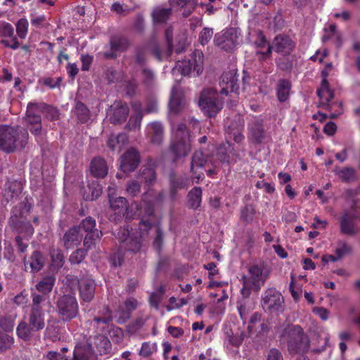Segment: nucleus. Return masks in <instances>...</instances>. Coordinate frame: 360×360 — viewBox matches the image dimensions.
Here are the masks:
<instances>
[{"instance_id":"obj_34","label":"nucleus","mask_w":360,"mask_h":360,"mask_svg":"<svg viewBox=\"0 0 360 360\" xmlns=\"http://www.w3.org/2000/svg\"><path fill=\"white\" fill-rule=\"evenodd\" d=\"M333 172L345 183H351L357 180L356 172L352 167H345L342 169L336 167Z\"/></svg>"},{"instance_id":"obj_36","label":"nucleus","mask_w":360,"mask_h":360,"mask_svg":"<svg viewBox=\"0 0 360 360\" xmlns=\"http://www.w3.org/2000/svg\"><path fill=\"white\" fill-rule=\"evenodd\" d=\"M171 8L155 7L151 13L153 20L155 23H165L172 15Z\"/></svg>"},{"instance_id":"obj_6","label":"nucleus","mask_w":360,"mask_h":360,"mask_svg":"<svg viewBox=\"0 0 360 360\" xmlns=\"http://www.w3.org/2000/svg\"><path fill=\"white\" fill-rule=\"evenodd\" d=\"M148 192H145L141 196V203L139 204L138 202H133L131 204V209L133 210V212L136 213L135 217H141V219L139 222V230L141 233H147L149 232V229L152 228V224H153L150 219L154 216L155 205L153 200H147Z\"/></svg>"},{"instance_id":"obj_23","label":"nucleus","mask_w":360,"mask_h":360,"mask_svg":"<svg viewBox=\"0 0 360 360\" xmlns=\"http://www.w3.org/2000/svg\"><path fill=\"white\" fill-rule=\"evenodd\" d=\"M147 132L153 144L159 146L162 143L165 130L160 122L156 121L149 124L147 127Z\"/></svg>"},{"instance_id":"obj_12","label":"nucleus","mask_w":360,"mask_h":360,"mask_svg":"<svg viewBox=\"0 0 360 360\" xmlns=\"http://www.w3.org/2000/svg\"><path fill=\"white\" fill-rule=\"evenodd\" d=\"M239 35L237 28L229 27L214 35V44L221 50L231 52L239 44Z\"/></svg>"},{"instance_id":"obj_2","label":"nucleus","mask_w":360,"mask_h":360,"mask_svg":"<svg viewBox=\"0 0 360 360\" xmlns=\"http://www.w3.org/2000/svg\"><path fill=\"white\" fill-rule=\"evenodd\" d=\"M149 233H141L139 230V233H130L129 226L120 227L115 233L116 238L120 242L119 252H118V264L121 265L123 260L121 257L122 252H129L132 253H137L144 250L145 245L143 243L142 238Z\"/></svg>"},{"instance_id":"obj_56","label":"nucleus","mask_w":360,"mask_h":360,"mask_svg":"<svg viewBox=\"0 0 360 360\" xmlns=\"http://www.w3.org/2000/svg\"><path fill=\"white\" fill-rule=\"evenodd\" d=\"M14 35V28L11 24L5 21L0 22V37L12 38Z\"/></svg>"},{"instance_id":"obj_7","label":"nucleus","mask_w":360,"mask_h":360,"mask_svg":"<svg viewBox=\"0 0 360 360\" xmlns=\"http://www.w3.org/2000/svg\"><path fill=\"white\" fill-rule=\"evenodd\" d=\"M295 45V41L290 36L280 34L274 37L271 46H268L267 49L264 51H257L256 55L259 60H264L271 57L272 50H274L276 53L286 56H289L294 51Z\"/></svg>"},{"instance_id":"obj_9","label":"nucleus","mask_w":360,"mask_h":360,"mask_svg":"<svg viewBox=\"0 0 360 360\" xmlns=\"http://www.w3.org/2000/svg\"><path fill=\"white\" fill-rule=\"evenodd\" d=\"M56 309L59 319L69 322L79 315V305L75 297L71 295L59 296L56 302Z\"/></svg>"},{"instance_id":"obj_33","label":"nucleus","mask_w":360,"mask_h":360,"mask_svg":"<svg viewBox=\"0 0 360 360\" xmlns=\"http://www.w3.org/2000/svg\"><path fill=\"white\" fill-rule=\"evenodd\" d=\"M109 44L110 48L117 52H124L130 46L129 39L126 37L121 35L112 36L110 39Z\"/></svg>"},{"instance_id":"obj_41","label":"nucleus","mask_w":360,"mask_h":360,"mask_svg":"<svg viewBox=\"0 0 360 360\" xmlns=\"http://www.w3.org/2000/svg\"><path fill=\"white\" fill-rule=\"evenodd\" d=\"M124 307L126 311L119 317V323H124L130 318L131 311H134L138 307V301L134 297L128 298L124 302Z\"/></svg>"},{"instance_id":"obj_57","label":"nucleus","mask_w":360,"mask_h":360,"mask_svg":"<svg viewBox=\"0 0 360 360\" xmlns=\"http://www.w3.org/2000/svg\"><path fill=\"white\" fill-rule=\"evenodd\" d=\"M31 134L35 136L37 141L41 139L46 134V130L42 127V122L27 126Z\"/></svg>"},{"instance_id":"obj_64","label":"nucleus","mask_w":360,"mask_h":360,"mask_svg":"<svg viewBox=\"0 0 360 360\" xmlns=\"http://www.w3.org/2000/svg\"><path fill=\"white\" fill-rule=\"evenodd\" d=\"M52 262L58 267H61L64 263V256L62 252L58 249H53L51 251Z\"/></svg>"},{"instance_id":"obj_13","label":"nucleus","mask_w":360,"mask_h":360,"mask_svg":"<svg viewBox=\"0 0 360 360\" xmlns=\"http://www.w3.org/2000/svg\"><path fill=\"white\" fill-rule=\"evenodd\" d=\"M248 139L254 145H261L266 142L268 136L264 129L263 119L251 117L248 124Z\"/></svg>"},{"instance_id":"obj_25","label":"nucleus","mask_w":360,"mask_h":360,"mask_svg":"<svg viewBox=\"0 0 360 360\" xmlns=\"http://www.w3.org/2000/svg\"><path fill=\"white\" fill-rule=\"evenodd\" d=\"M207 160L204 154L201 151H196L192 157L191 169L194 175V178L199 180H202L204 178L202 173H198V169H202L206 164Z\"/></svg>"},{"instance_id":"obj_54","label":"nucleus","mask_w":360,"mask_h":360,"mask_svg":"<svg viewBox=\"0 0 360 360\" xmlns=\"http://www.w3.org/2000/svg\"><path fill=\"white\" fill-rule=\"evenodd\" d=\"M32 305L31 311L42 312V304L46 300L44 295L32 294Z\"/></svg>"},{"instance_id":"obj_21","label":"nucleus","mask_w":360,"mask_h":360,"mask_svg":"<svg viewBox=\"0 0 360 360\" xmlns=\"http://www.w3.org/2000/svg\"><path fill=\"white\" fill-rule=\"evenodd\" d=\"M46 259L43 254L39 250H34L28 259H24L25 267L26 269H30V272L37 273L44 266Z\"/></svg>"},{"instance_id":"obj_58","label":"nucleus","mask_w":360,"mask_h":360,"mask_svg":"<svg viewBox=\"0 0 360 360\" xmlns=\"http://www.w3.org/2000/svg\"><path fill=\"white\" fill-rule=\"evenodd\" d=\"M154 231V245L158 248L160 249L162 241H163V233L161 230L160 226L155 225L154 224H152V228L149 229V231Z\"/></svg>"},{"instance_id":"obj_53","label":"nucleus","mask_w":360,"mask_h":360,"mask_svg":"<svg viewBox=\"0 0 360 360\" xmlns=\"http://www.w3.org/2000/svg\"><path fill=\"white\" fill-rule=\"evenodd\" d=\"M96 347L101 355L108 354L111 349V343L110 340L104 337H100L97 339Z\"/></svg>"},{"instance_id":"obj_30","label":"nucleus","mask_w":360,"mask_h":360,"mask_svg":"<svg viewBox=\"0 0 360 360\" xmlns=\"http://www.w3.org/2000/svg\"><path fill=\"white\" fill-rule=\"evenodd\" d=\"M140 78L141 84L148 89H153L156 84L155 72L147 66L141 68Z\"/></svg>"},{"instance_id":"obj_27","label":"nucleus","mask_w":360,"mask_h":360,"mask_svg":"<svg viewBox=\"0 0 360 360\" xmlns=\"http://www.w3.org/2000/svg\"><path fill=\"white\" fill-rule=\"evenodd\" d=\"M137 179L147 186H152L156 181V172L151 165L143 166L139 170Z\"/></svg>"},{"instance_id":"obj_43","label":"nucleus","mask_w":360,"mask_h":360,"mask_svg":"<svg viewBox=\"0 0 360 360\" xmlns=\"http://www.w3.org/2000/svg\"><path fill=\"white\" fill-rule=\"evenodd\" d=\"M28 323L32 326V328L37 332L42 330L45 326L42 312L30 311Z\"/></svg>"},{"instance_id":"obj_19","label":"nucleus","mask_w":360,"mask_h":360,"mask_svg":"<svg viewBox=\"0 0 360 360\" xmlns=\"http://www.w3.org/2000/svg\"><path fill=\"white\" fill-rule=\"evenodd\" d=\"M79 291L81 299L86 302H90L95 295L96 284L93 279L82 278L78 281Z\"/></svg>"},{"instance_id":"obj_63","label":"nucleus","mask_w":360,"mask_h":360,"mask_svg":"<svg viewBox=\"0 0 360 360\" xmlns=\"http://www.w3.org/2000/svg\"><path fill=\"white\" fill-rule=\"evenodd\" d=\"M255 212V209L252 205H247L241 210V218L245 222L250 223L253 219Z\"/></svg>"},{"instance_id":"obj_1","label":"nucleus","mask_w":360,"mask_h":360,"mask_svg":"<svg viewBox=\"0 0 360 360\" xmlns=\"http://www.w3.org/2000/svg\"><path fill=\"white\" fill-rule=\"evenodd\" d=\"M27 129L20 126L0 125V150L10 154L22 150L28 143Z\"/></svg>"},{"instance_id":"obj_48","label":"nucleus","mask_w":360,"mask_h":360,"mask_svg":"<svg viewBox=\"0 0 360 360\" xmlns=\"http://www.w3.org/2000/svg\"><path fill=\"white\" fill-rule=\"evenodd\" d=\"M148 47L146 45L139 46L135 49L136 63L140 67H146Z\"/></svg>"},{"instance_id":"obj_14","label":"nucleus","mask_w":360,"mask_h":360,"mask_svg":"<svg viewBox=\"0 0 360 360\" xmlns=\"http://www.w3.org/2000/svg\"><path fill=\"white\" fill-rule=\"evenodd\" d=\"M203 54L199 51H195L191 55V59L188 60H184L181 62L179 61L176 67L178 70L181 71L183 75H190L195 73V75L198 76L202 73L203 70Z\"/></svg>"},{"instance_id":"obj_3","label":"nucleus","mask_w":360,"mask_h":360,"mask_svg":"<svg viewBox=\"0 0 360 360\" xmlns=\"http://www.w3.org/2000/svg\"><path fill=\"white\" fill-rule=\"evenodd\" d=\"M281 338L287 343L290 354H304L310 347L309 337L298 325H289L283 331Z\"/></svg>"},{"instance_id":"obj_59","label":"nucleus","mask_w":360,"mask_h":360,"mask_svg":"<svg viewBox=\"0 0 360 360\" xmlns=\"http://www.w3.org/2000/svg\"><path fill=\"white\" fill-rule=\"evenodd\" d=\"M28 30V21L26 18H20L16 23V32L20 39H25Z\"/></svg>"},{"instance_id":"obj_49","label":"nucleus","mask_w":360,"mask_h":360,"mask_svg":"<svg viewBox=\"0 0 360 360\" xmlns=\"http://www.w3.org/2000/svg\"><path fill=\"white\" fill-rule=\"evenodd\" d=\"M96 220L91 217H88L84 219L79 225L77 226L79 227L80 232L81 230H83L86 234L88 233L94 232V231H99L98 229H96Z\"/></svg>"},{"instance_id":"obj_8","label":"nucleus","mask_w":360,"mask_h":360,"mask_svg":"<svg viewBox=\"0 0 360 360\" xmlns=\"http://www.w3.org/2000/svg\"><path fill=\"white\" fill-rule=\"evenodd\" d=\"M170 150L174 155V161L181 157H186L191 151L190 134L186 126L179 124L175 132V138L170 146Z\"/></svg>"},{"instance_id":"obj_50","label":"nucleus","mask_w":360,"mask_h":360,"mask_svg":"<svg viewBox=\"0 0 360 360\" xmlns=\"http://www.w3.org/2000/svg\"><path fill=\"white\" fill-rule=\"evenodd\" d=\"M353 251L352 247L348 245L346 242L339 240L337 243V247L335 252L339 259H341L345 255H350Z\"/></svg>"},{"instance_id":"obj_55","label":"nucleus","mask_w":360,"mask_h":360,"mask_svg":"<svg viewBox=\"0 0 360 360\" xmlns=\"http://www.w3.org/2000/svg\"><path fill=\"white\" fill-rule=\"evenodd\" d=\"M87 251L88 250L86 248H79L74 251L69 258L70 263L73 264H78L81 263L86 257Z\"/></svg>"},{"instance_id":"obj_28","label":"nucleus","mask_w":360,"mask_h":360,"mask_svg":"<svg viewBox=\"0 0 360 360\" xmlns=\"http://www.w3.org/2000/svg\"><path fill=\"white\" fill-rule=\"evenodd\" d=\"M91 174L97 178H104L108 172V167L105 160L102 158H96L91 162L90 166Z\"/></svg>"},{"instance_id":"obj_60","label":"nucleus","mask_w":360,"mask_h":360,"mask_svg":"<svg viewBox=\"0 0 360 360\" xmlns=\"http://www.w3.org/2000/svg\"><path fill=\"white\" fill-rule=\"evenodd\" d=\"M126 191L131 197L136 196L141 191V185L138 180H131L127 183Z\"/></svg>"},{"instance_id":"obj_10","label":"nucleus","mask_w":360,"mask_h":360,"mask_svg":"<svg viewBox=\"0 0 360 360\" xmlns=\"http://www.w3.org/2000/svg\"><path fill=\"white\" fill-rule=\"evenodd\" d=\"M261 305L265 312L277 315L284 310V297L276 288H269L262 295Z\"/></svg>"},{"instance_id":"obj_37","label":"nucleus","mask_w":360,"mask_h":360,"mask_svg":"<svg viewBox=\"0 0 360 360\" xmlns=\"http://www.w3.org/2000/svg\"><path fill=\"white\" fill-rule=\"evenodd\" d=\"M37 103L40 112H41L46 119L51 121H55L59 119L60 113L57 108L43 102Z\"/></svg>"},{"instance_id":"obj_18","label":"nucleus","mask_w":360,"mask_h":360,"mask_svg":"<svg viewBox=\"0 0 360 360\" xmlns=\"http://www.w3.org/2000/svg\"><path fill=\"white\" fill-rule=\"evenodd\" d=\"M110 111V122L114 124H117L124 122L127 120L129 110L126 103L116 101L111 106Z\"/></svg>"},{"instance_id":"obj_44","label":"nucleus","mask_w":360,"mask_h":360,"mask_svg":"<svg viewBox=\"0 0 360 360\" xmlns=\"http://www.w3.org/2000/svg\"><path fill=\"white\" fill-rule=\"evenodd\" d=\"M102 236L103 233L101 231H94V232L86 233L83 243L84 248L89 250L94 248L96 244L99 242Z\"/></svg>"},{"instance_id":"obj_5","label":"nucleus","mask_w":360,"mask_h":360,"mask_svg":"<svg viewBox=\"0 0 360 360\" xmlns=\"http://www.w3.org/2000/svg\"><path fill=\"white\" fill-rule=\"evenodd\" d=\"M198 105L207 117H214L223 108L224 101L219 97L217 90L208 88L200 92Z\"/></svg>"},{"instance_id":"obj_11","label":"nucleus","mask_w":360,"mask_h":360,"mask_svg":"<svg viewBox=\"0 0 360 360\" xmlns=\"http://www.w3.org/2000/svg\"><path fill=\"white\" fill-rule=\"evenodd\" d=\"M110 190L111 188H109V203L110 210L113 212V214L110 215V219L118 222L124 218L127 219H134L136 213L133 212L131 205L129 206L127 200L124 197L113 198Z\"/></svg>"},{"instance_id":"obj_26","label":"nucleus","mask_w":360,"mask_h":360,"mask_svg":"<svg viewBox=\"0 0 360 360\" xmlns=\"http://www.w3.org/2000/svg\"><path fill=\"white\" fill-rule=\"evenodd\" d=\"M72 113L77 118V123H87L91 117V112L89 108L80 101L75 103Z\"/></svg>"},{"instance_id":"obj_35","label":"nucleus","mask_w":360,"mask_h":360,"mask_svg":"<svg viewBox=\"0 0 360 360\" xmlns=\"http://www.w3.org/2000/svg\"><path fill=\"white\" fill-rule=\"evenodd\" d=\"M202 191L200 187H194L187 195L188 207L193 210L198 209L201 204Z\"/></svg>"},{"instance_id":"obj_38","label":"nucleus","mask_w":360,"mask_h":360,"mask_svg":"<svg viewBox=\"0 0 360 360\" xmlns=\"http://www.w3.org/2000/svg\"><path fill=\"white\" fill-rule=\"evenodd\" d=\"M32 326L26 321H22L16 328V333L19 338L29 341L34 336V333L37 332L32 328Z\"/></svg>"},{"instance_id":"obj_16","label":"nucleus","mask_w":360,"mask_h":360,"mask_svg":"<svg viewBox=\"0 0 360 360\" xmlns=\"http://www.w3.org/2000/svg\"><path fill=\"white\" fill-rule=\"evenodd\" d=\"M238 75L235 70L224 72L220 78L221 94L228 95L229 92L238 93L239 89Z\"/></svg>"},{"instance_id":"obj_45","label":"nucleus","mask_w":360,"mask_h":360,"mask_svg":"<svg viewBox=\"0 0 360 360\" xmlns=\"http://www.w3.org/2000/svg\"><path fill=\"white\" fill-rule=\"evenodd\" d=\"M22 186L18 182H12L9 184L8 187L5 190L4 197L6 202L17 198L21 193Z\"/></svg>"},{"instance_id":"obj_22","label":"nucleus","mask_w":360,"mask_h":360,"mask_svg":"<svg viewBox=\"0 0 360 360\" xmlns=\"http://www.w3.org/2000/svg\"><path fill=\"white\" fill-rule=\"evenodd\" d=\"M184 96L179 86H173L169 103V111L174 115H177L183 109Z\"/></svg>"},{"instance_id":"obj_51","label":"nucleus","mask_w":360,"mask_h":360,"mask_svg":"<svg viewBox=\"0 0 360 360\" xmlns=\"http://www.w3.org/2000/svg\"><path fill=\"white\" fill-rule=\"evenodd\" d=\"M13 342V338L11 336L0 331V353L11 349Z\"/></svg>"},{"instance_id":"obj_62","label":"nucleus","mask_w":360,"mask_h":360,"mask_svg":"<svg viewBox=\"0 0 360 360\" xmlns=\"http://www.w3.org/2000/svg\"><path fill=\"white\" fill-rule=\"evenodd\" d=\"M0 328L5 332L12 331L14 328V319L11 316L0 317Z\"/></svg>"},{"instance_id":"obj_17","label":"nucleus","mask_w":360,"mask_h":360,"mask_svg":"<svg viewBox=\"0 0 360 360\" xmlns=\"http://www.w3.org/2000/svg\"><path fill=\"white\" fill-rule=\"evenodd\" d=\"M169 193L172 200L177 198L179 191L186 190L190 186L189 179L182 175L172 172L169 176Z\"/></svg>"},{"instance_id":"obj_29","label":"nucleus","mask_w":360,"mask_h":360,"mask_svg":"<svg viewBox=\"0 0 360 360\" xmlns=\"http://www.w3.org/2000/svg\"><path fill=\"white\" fill-rule=\"evenodd\" d=\"M340 232L345 235L353 236L356 233L354 219L348 213H345L340 218Z\"/></svg>"},{"instance_id":"obj_4","label":"nucleus","mask_w":360,"mask_h":360,"mask_svg":"<svg viewBox=\"0 0 360 360\" xmlns=\"http://www.w3.org/2000/svg\"><path fill=\"white\" fill-rule=\"evenodd\" d=\"M269 278V272L264 271L263 265L252 264L248 267V273L241 278L243 288L240 293L248 298L251 292H259Z\"/></svg>"},{"instance_id":"obj_47","label":"nucleus","mask_w":360,"mask_h":360,"mask_svg":"<svg viewBox=\"0 0 360 360\" xmlns=\"http://www.w3.org/2000/svg\"><path fill=\"white\" fill-rule=\"evenodd\" d=\"M237 127L235 129L233 128V123H232L231 127H230V132L233 136V140L236 143H241L244 139L245 136H243L242 131L243 130L244 127V122L243 120L240 117H238V120L236 121Z\"/></svg>"},{"instance_id":"obj_46","label":"nucleus","mask_w":360,"mask_h":360,"mask_svg":"<svg viewBox=\"0 0 360 360\" xmlns=\"http://www.w3.org/2000/svg\"><path fill=\"white\" fill-rule=\"evenodd\" d=\"M112 321V311L108 306H105L103 310L98 312V316L94 318V321H95L98 325L102 323L108 326Z\"/></svg>"},{"instance_id":"obj_42","label":"nucleus","mask_w":360,"mask_h":360,"mask_svg":"<svg viewBox=\"0 0 360 360\" xmlns=\"http://www.w3.org/2000/svg\"><path fill=\"white\" fill-rule=\"evenodd\" d=\"M291 88L290 82L286 79L278 81L276 91L277 97L280 102H285L289 96V91Z\"/></svg>"},{"instance_id":"obj_31","label":"nucleus","mask_w":360,"mask_h":360,"mask_svg":"<svg viewBox=\"0 0 360 360\" xmlns=\"http://www.w3.org/2000/svg\"><path fill=\"white\" fill-rule=\"evenodd\" d=\"M72 360H96V355L90 345L76 347Z\"/></svg>"},{"instance_id":"obj_52","label":"nucleus","mask_w":360,"mask_h":360,"mask_svg":"<svg viewBox=\"0 0 360 360\" xmlns=\"http://www.w3.org/2000/svg\"><path fill=\"white\" fill-rule=\"evenodd\" d=\"M214 30L210 27H204L199 33L198 41L202 46L207 44L213 37Z\"/></svg>"},{"instance_id":"obj_61","label":"nucleus","mask_w":360,"mask_h":360,"mask_svg":"<svg viewBox=\"0 0 360 360\" xmlns=\"http://www.w3.org/2000/svg\"><path fill=\"white\" fill-rule=\"evenodd\" d=\"M17 229L20 234H24L26 238H30L34 233V228L29 221L20 222Z\"/></svg>"},{"instance_id":"obj_32","label":"nucleus","mask_w":360,"mask_h":360,"mask_svg":"<svg viewBox=\"0 0 360 360\" xmlns=\"http://www.w3.org/2000/svg\"><path fill=\"white\" fill-rule=\"evenodd\" d=\"M127 135L124 133L110 134L107 141L108 147L112 151L120 150L127 141Z\"/></svg>"},{"instance_id":"obj_15","label":"nucleus","mask_w":360,"mask_h":360,"mask_svg":"<svg viewBox=\"0 0 360 360\" xmlns=\"http://www.w3.org/2000/svg\"><path fill=\"white\" fill-rule=\"evenodd\" d=\"M140 162L139 152L134 148H130L120 157V168L124 173H130L137 168Z\"/></svg>"},{"instance_id":"obj_24","label":"nucleus","mask_w":360,"mask_h":360,"mask_svg":"<svg viewBox=\"0 0 360 360\" xmlns=\"http://www.w3.org/2000/svg\"><path fill=\"white\" fill-rule=\"evenodd\" d=\"M37 102H30L27 104V110L24 117L26 126L42 122L41 116Z\"/></svg>"},{"instance_id":"obj_20","label":"nucleus","mask_w":360,"mask_h":360,"mask_svg":"<svg viewBox=\"0 0 360 360\" xmlns=\"http://www.w3.org/2000/svg\"><path fill=\"white\" fill-rule=\"evenodd\" d=\"M82 238L83 234L79 231V227L74 226L64 233L61 241L66 249H70L79 245Z\"/></svg>"},{"instance_id":"obj_40","label":"nucleus","mask_w":360,"mask_h":360,"mask_svg":"<svg viewBox=\"0 0 360 360\" xmlns=\"http://www.w3.org/2000/svg\"><path fill=\"white\" fill-rule=\"evenodd\" d=\"M134 109L135 113L130 117L127 124V127L131 130L140 127L143 115L140 104L134 105Z\"/></svg>"},{"instance_id":"obj_39","label":"nucleus","mask_w":360,"mask_h":360,"mask_svg":"<svg viewBox=\"0 0 360 360\" xmlns=\"http://www.w3.org/2000/svg\"><path fill=\"white\" fill-rule=\"evenodd\" d=\"M56 278L53 275H49L44 277L36 285V288L38 291L43 293L45 296L51 292L53 287L55 284Z\"/></svg>"}]
</instances>
